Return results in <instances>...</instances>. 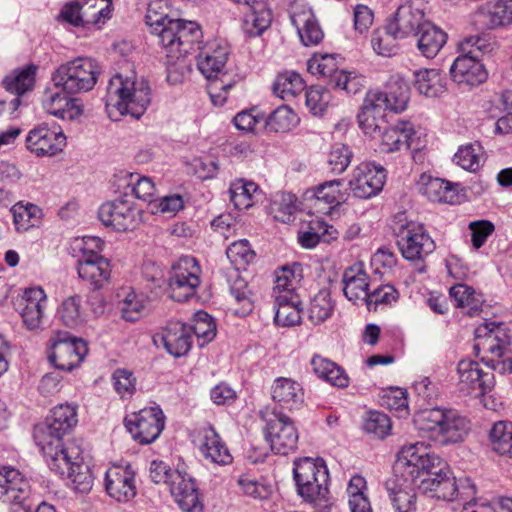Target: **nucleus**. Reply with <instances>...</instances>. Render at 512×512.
Instances as JSON below:
<instances>
[{
    "label": "nucleus",
    "mask_w": 512,
    "mask_h": 512,
    "mask_svg": "<svg viewBox=\"0 0 512 512\" xmlns=\"http://www.w3.org/2000/svg\"><path fill=\"white\" fill-rule=\"evenodd\" d=\"M343 181L335 179L318 185L313 192L312 207L319 214H329L342 200Z\"/></svg>",
    "instance_id": "nucleus-37"
},
{
    "label": "nucleus",
    "mask_w": 512,
    "mask_h": 512,
    "mask_svg": "<svg viewBox=\"0 0 512 512\" xmlns=\"http://www.w3.org/2000/svg\"><path fill=\"white\" fill-rule=\"evenodd\" d=\"M98 217L103 225L116 231L133 230L141 221L140 210L131 201L123 198L102 204Z\"/></svg>",
    "instance_id": "nucleus-14"
},
{
    "label": "nucleus",
    "mask_w": 512,
    "mask_h": 512,
    "mask_svg": "<svg viewBox=\"0 0 512 512\" xmlns=\"http://www.w3.org/2000/svg\"><path fill=\"white\" fill-rule=\"evenodd\" d=\"M275 300V323L280 326L288 327L300 323L301 310L299 305L301 303L300 298L296 297L293 301L287 298V296H276Z\"/></svg>",
    "instance_id": "nucleus-42"
},
{
    "label": "nucleus",
    "mask_w": 512,
    "mask_h": 512,
    "mask_svg": "<svg viewBox=\"0 0 512 512\" xmlns=\"http://www.w3.org/2000/svg\"><path fill=\"white\" fill-rule=\"evenodd\" d=\"M368 136L379 140L381 151L386 153L400 151L403 148L418 150L421 147L420 138L409 122H399L391 127L385 122V126H382L378 133Z\"/></svg>",
    "instance_id": "nucleus-16"
},
{
    "label": "nucleus",
    "mask_w": 512,
    "mask_h": 512,
    "mask_svg": "<svg viewBox=\"0 0 512 512\" xmlns=\"http://www.w3.org/2000/svg\"><path fill=\"white\" fill-rule=\"evenodd\" d=\"M450 75L454 82L467 86L479 85L487 79V71L479 57L469 54H462L454 60Z\"/></svg>",
    "instance_id": "nucleus-25"
},
{
    "label": "nucleus",
    "mask_w": 512,
    "mask_h": 512,
    "mask_svg": "<svg viewBox=\"0 0 512 512\" xmlns=\"http://www.w3.org/2000/svg\"><path fill=\"white\" fill-rule=\"evenodd\" d=\"M26 145L37 156H52L66 145V136L62 131L51 129L43 124L29 131Z\"/></svg>",
    "instance_id": "nucleus-23"
},
{
    "label": "nucleus",
    "mask_w": 512,
    "mask_h": 512,
    "mask_svg": "<svg viewBox=\"0 0 512 512\" xmlns=\"http://www.w3.org/2000/svg\"><path fill=\"white\" fill-rule=\"evenodd\" d=\"M45 459L52 471L69 480L73 490L88 493L92 489L94 476L83 450H48Z\"/></svg>",
    "instance_id": "nucleus-7"
},
{
    "label": "nucleus",
    "mask_w": 512,
    "mask_h": 512,
    "mask_svg": "<svg viewBox=\"0 0 512 512\" xmlns=\"http://www.w3.org/2000/svg\"><path fill=\"white\" fill-rule=\"evenodd\" d=\"M106 493L118 502H128L136 495L135 472L129 464H113L105 473Z\"/></svg>",
    "instance_id": "nucleus-20"
},
{
    "label": "nucleus",
    "mask_w": 512,
    "mask_h": 512,
    "mask_svg": "<svg viewBox=\"0 0 512 512\" xmlns=\"http://www.w3.org/2000/svg\"><path fill=\"white\" fill-rule=\"evenodd\" d=\"M60 321L69 328H77L85 321V311L79 296L64 299L57 311Z\"/></svg>",
    "instance_id": "nucleus-43"
},
{
    "label": "nucleus",
    "mask_w": 512,
    "mask_h": 512,
    "mask_svg": "<svg viewBox=\"0 0 512 512\" xmlns=\"http://www.w3.org/2000/svg\"><path fill=\"white\" fill-rule=\"evenodd\" d=\"M123 180L126 182L127 186L131 187L136 198L149 203L155 201L154 196L156 188L150 177L142 176L138 173L126 172L123 176Z\"/></svg>",
    "instance_id": "nucleus-52"
},
{
    "label": "nucleus",
    "mask_w": 512,
    "mask_h": 512,
    "mask_svg": "<svg viewBox=\"0 0 512 512\" xmlns=\"http://www.w3.org/2000/svg\"><path fill=\"white\" fill-rule=\"evenodd\" d=\"M226 255L235 266L248 264L255 256L247 240H239L230 244L226 250Z\"/></svg>",
    "instance_id": "nucleus-62"
},
{
    "label": "nucleus",
    "mask_w": 512,
    "mask_h": 512,
    "mask_svg": "<svg viewBox=\"0 0 512 512\" xmlns=\"http://www.w3.org/2000/svg\"><path fill=\"white\" fill-rule=\"evenodd\" d=\"M397 237V244L402 256L410 261L422 260L435 249L433 239L419 223L411 221L401 225Z\"/></svg>",
    "instance_id": "nucleus-13"
},
{
    "label": "nucleus",
    "mask_w": 512,
    "mask_h": 512,
    "mask_svg": "<svg viewBox=\"0 0 512 512\" xmlns=\"http://www.w3.org/2000/svg\"><path fill=\"white\" fill-rule=\"evenodd\" d=\"M413 423L420 437L440 446L462 442L470 428L469 421L458 411L440 407L418 411Z\"/></svg>",
    "instance_id": "nucleus-4"
},
{
    "label": "nucleus",
    "mask_w": 512,
    "mask_h": 512,
    "mask_svg": "<svg viewBox=\"0 0 512 512\" xmlns=\"http://www.w3.org/2000/svg\"><path fill=\"white\" fill-rule=\"evenodd\" d=\"M151 102V89L143 77L131 71L116 74L107 87L106 111L109 118L117 121L120 116L130 115L139 119Z\"/></svg>",
    "instance_id": "nucleus-3"
},
{
    "label": "nucleus",
    "mask_w": 512,
    "mask_h": 512,
    "mask_svg": "<svg viewBox=\"0 0 512 512\" xmlns=\"http://www.w3.org/2000/svg\"><path fill=\"white\" fill-rule=\"evenodd\" d=\"M170 492L185 512H202L203 504L194 480L185 472L183 464H177Z\"/></svg>",
    "instance_id": "nucleus-22"
},
{
    "label": "nucleus",
    "mask_w": 512,
    "mask_h": 512,
    "mask_svg": "<svg viewBox=\"0 0 512 512\" xmlns=\"http://www.w3.org/2000/svg\"><path fill=\"white\" fill-rule=\"evenodd\" d=\"M80 4L85 26L104 23L111 16L110 0H81Z\"/></svg>",
    "instance_id": "nucleus-48"
},
{
    "label": "nucleus",
    "mask_w": 512,
    "mask_h": 512,
    "mask_svg": "<svg viewBox=\"0 0 512 512\" xmlns=\"http://www.w3.org/2000/svg\"><path fill=\"white\" fill-rule=\"evenodd\" d=\"M148 304L147 297L129 288L127 291H124V296L119 301V309L123 319L133 322L141 318L148 311Z\"/></svg>",
    "instance_id": "nucleus-41"
},
{
    "label": "nucleus",
    "mask_w": 512,
    "mask_h": 512,
    "mask_svg": "<svg viewBox=\"0 0 512 512\" xmlns=\"http://www.w3.org/2000/svg\"><path fill=\"white\" fill-rule=\"evenodd\" d=\"M241 492L254 499H267L271 495V487L250 475H242L238 479Z\"/></svg>",
    "instance_id": "nucleus-60"
},
{
    "label": "nucleus",
    "mask_w": 512,
    "mask_h": 512,
    "mask_svg": "<svg viewBox=\"0 0 512 512\" xmlns=\"http://www.w3.org/2000/svg\"><path fill=\"white\" fill-rule=\"evenodd\" d=\"M397 473L408 471L417 478L421 473L428 477L421 480V493L438 500L453 501L458 495L456 478L448 465L435 453L426 450H399L393 465Z\"/></svg>",
    "instance_id": "nucleus-1"
},
{
    "label": "nucleus",
    "mask_w": 512,
    "mask_h": 512,
    "mask_svg": "<svg viewBox=\"0 0 512 512\" xmlns=\"http://www.w3.org/2000/svg\"><path fill=\"white\" fill-rule=\"evenodd\" d=\"M258 186L245 179H236L230 184V201L238 210L248 209L253 205V198L258 192Z\"/></svg>",
    "instance_id": "nucleus-44"
},
{
    "label": "nucleus",
    "mask_w": 512,
    "mask_h": 512,
    "mask_svg": "<svg viewBox=\"0 0 512 512\" xmlns=\"http://www.w3.org/2000/svg\"><path fill=\"white\" fill-rule=\"evenodd\" d=\"M298 493L308 502L324 498L328 492V470L320 457H304L294 463Z\"/></svg>",
    "instance_id": "nucleus-9"
},
{
    "label": "nucleus",
    "mask_w": 512,
    "mask_h": 512,
    "mask_svg": "<svg viewBox=\"0 0 512 512\" xmlns=\"http://www.w3.org/2000/svg\"><path fill=\"white\" fill-rule=\"evenodd\" d=\"M458 390L464 395L480 397L494 387V375L481 369L479 363L461 360L457 366Z\"/></svg>",
    "instance_id": "nucleus-15"
},
{
    "label": "nucleus",
    "mask_w": 512,
    "mask_h": 512,
    "mask_svg": "<svg viewBox=\"0 0 512 512\" xmlns=\"http://www.w3.org/2000/svg\"><path fill=\"white\" fill-rule=\"evenodd\" d=\"M510 337L505 328L494 322L482 323L475 330L474 350L491 369L500 373L512 372V357L502 359Z\"/></svg>",
    "instance_id": "nucleus-6"
},
{
    "label": "nucleus",
    "mask_w": 512,
    "mask_h": 512,
    "mask_svg": "<svg viewBox=\"0 0 512 512\" xmlns=\"http://www.w3.org/2000/svg\"><path fill=\"white\" fill-rule=\"evenodd\" d=\"M34 440L39 448H47L54 446L58 448L62 438L65 436L58 431L55 426L48 421L43 424L36 425L33 432Z\"/></svg>",
    "instance_id": "nucleus-58"
},
{
    "label": "nucleus",
    "mask_w": 512,
    "mask_h": 512,
    "mask_svg": "<svg viewBox=\"0 0 512 512\" xmlns=\"http://www.w3.org/2000/svg\"><path fill=\"white\" fill-rule=\"evenodd\" d=\"M271 394L275 402L290 411L300 409L304 403V389L292 378H276L271 387Z\"/></svg>",
    "instance_id": "nucleus-29"
},
{
    "label": "nucleus",
    "mask_w": 512,
    "mask_h": 512,
    "mask_svg": "<svg viewBox=\"0 0 512 512\" xmlns=\"http://www.w3.org/2000/svg\"><path fill=\"white\" fill-rule=\"evenodd\" d=\"M449 295L457 307L467 308V314L470 316L479 312L481 299L475 295L471 287L465 284L454 285L450 288Z\"/></svg>",
    "instance_id": "nucleus-53"
},
{
    "label": "nucleus",
    "mask_w": 512,
    "mask_h": 512,
    "mask_svg": "<svg viewBox=\"0 0 512 512\" xmlns=\"http://www.w3.org/2000/svg\"><path fill=\"white\" fill-rule=\"evenodd\" d=\"M487 18L486 26L490 29L512 24V0H495L489 2L482 10Z\"/></svg>",
    "instance_id": "nucleus-40"
},
{
    "label": "nucleus",
    "mask_w": 512,
    "mask_h": 512,
    "mask_svg": "<svg viewBox=\"0 0 512 512\" xmlns=\"http://www.w3.org/2000/svg\"><path fill=\"white\" fill-rule=\"evenodd\" d=\"M408 101L409 89L405 84L391 86L388 91H368L357 116L359 127L365 135H375L387 122L386 111L402 112Z\"/></svg>",
    "instance_id": "nucleus-5"
},
{
    "label": "nucleus",
    "mask_w": 512,
    "mask_h": 512,
    "mask_svg": "<svg viewBox=\"0 0 512 512\" xmlns=\"http://www.w3.org/2000/svg\"><path fill=\"white\" fill-rule=\"evenodd\" d=\"M353 153L349 146L345 144H335L332 146L327 163L331 172L335 174L343 173L351 163Z\"/></svg>",
    "instance_id": "nucleus-59"
},
{
    "label": "nucleus",
    "mask_w": 512,
    "mask_h": 512,
    "mask_svg": "<svg viewBox=\"0 0 512 512\" xmlns=\"http://www.w3.org/2000/svg\"><path fill=\"white\" fill-rule=\"evenodd\" d=\"M11 212L17 231H28L41 223L42 211L37 205L17 203L12 207Z\"/></svg>",
    "instance_id": "nucleus-45"
},
{
    "label": "nucleus",
    "mask_w": 512,
    "mask_h": 512,
    "mask_svg": "<svg viewBox=\"0 0 512 512\" xmlns=\"http://www.w3.org/2000/svg\"><path fill=\"white\" fill-rule=\"evenodd\" d=\"M201 268L196 258L183 256L173 264L168 278V294L182 302L194 296L200 284Z\"/></svg>",
    "instance_id": "nucleus-10"
},
{
    "label": "nucleus",
    "mask_w": 512,
    "mask_h": 512,
    "mask_svg": "<svg viewBox=\"0 0 512 512\" xmlns=\"http://www.w3.org/2000/svg\"><path fill=\"white\" fill-rule=\"evenodd\" d=\"M24 298L26 304L21 313L23 322L30 330L38 329L46 308V294L41 287H33L25 291Z\"/></svg>",
    "instance_id": "nucleus-36"
},
{
    "label": "nucleus",
    "mask_w": 512,
    "mask_h": 512,
    "mask_svg": "<svg viewBox=\"0 0 512 512\" xmlns=\"http://www.w3.org/2000/svg\"><path fill=\"white\" fill-rule=\"evenodd\" d=\"M87 352L86 343L68 332L57 331L49 340L48 358L59 370L71 371L79 366Z\"/></svg>",
    "instance_id": "nucleus-11"
},
{
    "label": "nucleus",
    "mask_w": 512,
    "mask_h": 512,
    "mask_svg": "<svg viewBox=\"0 0 512 512\" xmlns=\"http://www.w3.org/2000/svg\"><path fill=\"white\" fill-rule=\"evenodd\" d=\"M101 73V67L90 57H77L60 64L52 73L51 81L66 93L79 94L91 91Z\"/></svg>",
    "instance_id": "nucleus-8"
},
{
    "label": "nucleus",
    "mask_w": 512,
    "mask_h": 512,
    "mask_svg": "<svg viewBox=\"0 0 512 512\" xmlns=\"http://www.w3.org/2000/svg\"><path fill=\"white\" fill-rule=\"evenodd\" d=\"M363 428L367 433L373 434L376 438L383 439L390 434L392 423L385 413L372 410L367 412Z\"/></svg>",
    "instance_id": "nucleus-55"
},
{
    "label": "nucleus",
    "mask_w": 512,
    "mask_h": 512,
    "mask_svg": "<svg viewBox=\"0 0 512 512\" xmlns=\"http://www.w3.org/2000/svg\"><path fill=\"white\" fill-rule=\"evenodd\" d=\"M228 54L227 47L211 43L205 46L198 54L197 67L207 79L216 78L224 68Z\"/></svg>",
    "instance_id": "nucleus-33"
},
{
    "label": "nucleus",
    "mask_w": 512,
    "mask_h": 512,
    "mask_svg": "<svg viewBox=\"0 0 512 512\" xmlns=\"http://www.w3.org/2000/svg\"><path fill=\"white\" fill-rule=\"evenodd\" d=\"M329 78L332 85L347 93H356L362 85L360 77H357L354 73L338 70L337 68Z\"/></svg>",
    "instance_id": "nucleus-64"
},
{
    "label": "nucleus",
    "mask_w": 512,
    "mask_h": 512,
    "mask_svg": "<svg viewBox=\"0 0 512 512\" xmlns=\"http://www.w3.org/2000/svg\"><path fill=\"white\" fill-rule=\"evenodd\" d=\"M330 102V93L321 86H311L305 91V105L314 116H322Z\"/></svg>",
    "instance_id": "nucleus-56"
},
{
    "label": "nucleus",
    "mask_w": 512,
    "mask_h": 512,
    "mask_svg": "<svg viewBox=\"0 0 512 512\" xmlns=\"http://www.w3.org/2000/svg\"><path fill=\"white\" fill-rule=\"evenodd\" d=\"M343 292L345 297L357 304L363 303L369 293V276L360 262L345 269L342 276Z\"/></svg>",
    "instance_id": "nucleus-30"
},
{
    "label": "nucleus",
    "mask_w": 512,
    "mask_h": 512,
    "mask_svg": "<svg viewBox=\"0 0 512 512\" xmlns=\"http://www.w3.org/2000/svg\"><path fill=\"white\" fill-rule=\"evenodd\" d=\"M426 5L423 0H409L401 4L389 27L396 36L406 38L415 35L429 20L425 18Z\"/></svg>",
    "instance_id": "nucleus-18"
},
{
    "label": "nucleus",
    "mask_w": 512,
    "mask_h": 512,
    "mask_svg": "<svg viewBox=\"0 0 512 512\" xmlns=\"http://www.w3.org/2000/svg\"><path fill=\"white\" fill-rule=\"evenodd\" d=\"M160 338L167 352L174 357L186 355L192 345L191 329L180 321L168 322Z\"/></svg>",
    "instance_id": "nucleus-28"
},
{
    "label": "nucleus",
    "mask_w": 512,
    "mask_h": 512,
    "mask_svg": "<svg viewBox=\"0 0 512 512\" xmlns=\"http://www.w3.org/2000/svg\"><path fill=\"white\" fill-rule=\"evenodd\" d=\"M416 90L427 97H437L445 90V84L437 69H421L414 72Z\"/></svg>",
    "instance_id": "nucleus-39"
},
{
    "label": "nucleus",
    "mask_w": 512,
    "mask_h": 512,
    "mask_svg": "<svg viewBox=\"0 0 512 512\" xmlns=\"http://www.w3.org/2000/svg\"><path fill=\"white\" fill-rule=\"evenodd\" d=\"M190 329L197 337L201 347L212 341L216 335V325L212 317L204 311H198L195 314Z\"/></svg>",
    "instance_id": "nucleus-54"
},
{
    "label": "nucleus",
    "mask_w": 512,
    "mask_h": 512,
    "mask_svg": "<svg viewBox=\"0 0 512 512\" xmlns=\"http://www.w3.org/2000/svg\"><path fill=\"white\" fill-rule=\"evenodd\" d=\"M274 417L267 423L265 433L270 448H294L298 433L290 418L281 413H274Z\"/></svg>",
    "instance_id": "nucleus-27"
},
{
    "label": "nucleus",
    "mask_w": 512,
    "mask_h": 512,
    "mask_svg": "<svg viewBox=\"0 0 512 512\" xmlns=\"http://www.w3.org/2000/svg\"><path fill=\"white\" fill-rule=\"evenodd\" d=\"M125 426L140 445L154 442L165 426V416L159 406L147 407L128 415Z\"/></svg>",
    "instance_id": "nucleus-12"
},
{
    "label": "nucleus",
    "mask_w": 512,
    "mask_h": 512,
    "mask_svg": "<svg viewBox=\"0 0 512 512\" xmlns=\"http://www.w3.org/2000/svg\"><path fill=\"white\" fill-rule=\"evenodd\" d=\"M302 272V266L299 263L277 269L275 271L273 297L287 296L292 301L299 297L296 289L303 278Z\"/></svg>",
    "instance_id": "nucleus-34"
},
{
    "label": "nucleus",
    "mask_w": 512,
    "mask_h": 512,
    "mask_svg": "<svg viewBox=\"0 0 512 512\" xmlns=\"http://www.w3.org/2000/svg\"><path fill=\"white\" fill-rule=\"evenodd\" d=\"M398 38L388 25L386 29L374 31L371 44L377 54L391 56L396 53Z\"/></svg>",
    "instance_id": "nucleus-57"
},
{
    "label": "nucleus",
    "mask_w": 512,
    "mask_h": 512,
    "mask_svg": "<svg viewBox=\"0 0 512 512\" xmlns=\"http://www.w3.org/2000/svg\"><path fill=\"white\" fill-rule=\"evenodd\" d=\"M483 157V147L478 142H474L460 146L453 160L464 170L476 172L482 166Z\"/></svg>",
    "instance_id": "nucleus-46"
},
{
    "label": "nucleus",
    "mask_w": 512,
    "mask_h": 512,
    "mask_svg": "<svg viewBox=\"0 0 512 512\" xmlns=\"http://www.w3.org/2000/svg\"><path fill=\"white\" fill-rule=\"evenodd\" d=\"M397 291L391 285H381L369 291L364 302L369 310H376L379 304H390L397 299Z\"/></svg>",
    "instance_id": "nucleus-63"
},
{
    "label": "nucleus",
    "mask_w": 512,
    "mask_h": 512,
    "mask_svg": "<svg viewBox=\"0 0 512 512\" xmlns=\"http://www.w3.org/2000/svg\"><path fill=\"white\" fill-rule=\"evenodd\" d=\"M29 492V482L17 469L0 468V500L11 505H23Z\"/></svg>",
    "instance_id": "nucleus-24"
},
{
    "label": "nucleus",
    "mask_w": 512,
    "mask_h": 512,
    "mask_svg": "<svg viewBox=\"0 0 512 512\" xmlns=\"http://www.w3.org/2000/svg\"><path fill=\"white\" fill-rule=\"evenodd\" d=\"M72 93H66L56 83L47 87L41 97L43 109L62 120H74L79 117L83 110L77 98L70 97Z\"/></svg>",
    "instance_id": "nucleus-19"
},
{
    "label": "nucleus",
    "mask_w": 512,
    "mask_h": 512,
    "mask_svg": "<svg viewBox=\"0 0 512 512\" xmlns=\"http://www.w3.org/2000/svg\"><path fill=\"white\" fill-rule=\"evenodd\" d=\"M305 89V84L296 72L279 74L273 86L274 93L283 100H290L296 97Z\"/></svg>",
    "instance_id": "nucleus-49"
},
{
    "label": "nucleus",
    "mask_w": 512,
    "mask_h": 512,
    "mask_svg": "<svg viewBox=\"0 0 512 512\" xmlns=\"http://www.w3.org/2000/svg\"><path fill=\"white\" fill-rule=\"evenodd\" d=\"M334 310L330 293L327 290L319 291L311 300L308 308V317L312 323L318 325L326 321Z\"/></svg>",
    "instance_id": "nucleus-51"
},
{
    "label": "nucleus",
    "mask_w": 512,
    "mask_h": 512,
    "mask_svg": "<svg viewBox=\"0 0 512 512\" xmlns=\"http://www.w3.org/2000/svg\"><path fill=\"white\" fill-rule=\"evenodd\" d=\"M299 119L291 108L279 106L265 119L264 125L269 131L288 132L298 123Z\"/></svg>",
    "instance_id": "nucleus-50"
},
{
    "label": "nucleus",
    "mask_w": 512,
    "mask_h": 512,
    "mask_svg": "<svg viewBox=\"0 0 512 512\" xmlns=\"http://www.w3.org/2000/svg\"><path fill=\"white\" fill-rule=\"evenodd\" d=\"M36 71L37 66L33 64L15 69L4 78L3 85L7 91L21 96L34 87Z\"/></svg>",
    "instance_id": "nucleus-38"
},
{
    "label": "nucleus",
    "mask_w": 512,
    "mask_h": 512,
    "mask_svg": "<svg viewBox=\"0 0 512 512\" xmlns=\"http://www.w3.org/2000/svg\"><path fill=\"white\" fill-rule=\"evenodd\" d=\"M458 185L444 179L422 174L417 182L420 194L432 202L454 203L458 199Z\"/></svg>",
    "instance_id": "nucleus-31"
},
{
    "label": "nucleus",
    "mask_w": 512,
    "mask_h": 512,
    "mask_svg": "<svg viewBox=\"0 0 512 512\" xmlns=\"http://www.w3.org/2000/svg\"><path fill=\"white\" fill-rule=\"evenodd\" d=\"M417 37V48L422 56L433 59L447 42V33L428 21L414 35Z\"/></svg>",
    "instance_id": "nucleus-35"
},
{
    "label": "nucleus",
    "mask_w": 512,
    "mask_h": 512,
    "mask_svg": "<svg viewBox=\"0 0 512 512\" xmlns=\"http://www.w3.org/2000/svg\"><path fill=\"white\" fill-rule=\"evenodd\" d=\"M78 275L88 282L93 289L104 287L110 279V262L99 254L80 256L77 265Z\"/></svg>",
    "instance_id": "nucleus-26"
},
{
    "label": "nucleus",
    "mask_w": 512,
    "mask_h": 512,
    "mask_svg": "<svg viewBox=\"0 0 512 512\" xmlns=\"http://www.w3.org/2000/svg\"><path fill=\"white\" fill-rule=\"evenodd\" d=\"M47 421L55 426L63 435L69 433L78 423L77 406L72 404H59L51 410Z\"/></svg>",
    "instance_id": "nucleus-47"
},
{
    "label": "nucleus",
    "mask_w": 512,
    "mask_h": 512,
    "mask_svg": "<svg viewBox=\"0 0 512 512\" xmlns=\"http://www.w3.org/2000/svg\"><path fill=\"white\" fill-rule=\"evenodd\" d=\"M385 180V169L381 165L363 162L354 169L349 188L355 197L367 199L382 190Z\"/></svg>",
    "instance_id": "nucleus-17"
},
{
    "label": "nucleus",
    "mask_w": 512,
    "mask_h": 512,
    "mask_svg": "<svg viewBox=\"0 0 512 512\" xmlns=\"http://www.w3.org/2000/svg\"><path fill=\"white\" fill-rule=\"evenodd\" d=\"M160 8V1L149 4L146 23L151 32L157 35L167 57L179 59L195 47L199 48L202 38L200 26L194 21L169 18L167 13L159 11Z\"/></svg>",
    "instance_id": "nucleus-2"
},
{
    "label": "nucleus",
    "mask_w": 512,
    "mask_h": 512,
    "mask_svg": "<svg viewBox=\"0 0 512 512\" xmlns=\"http://www.w3.org/2000/svg\"><path fill=\"white\" fill-rule=\"evenodd\" d=\"M232 1L236 4L251 8V11L245 15L242 25V28L247 35L251 37L258 36L270 26L272 14L266 6V0Z\"/></svg>",
    "instance_id": "nucleus-32"
},
{
    "label": "nucleus",
    "mask_w": 512,
    "mask_h": 512,
    "mask_svg": "<svg viewBox=\"0 0 512 512\" xmlns=\"http://www.w3.org/2000/svg\"><path fill=\"white\" fill-rule=\"evenodd\" d=\"M382 405L390 410L399 413V417H406L409 414L406 390L393 388L382 396Z\"/></svg>",
    "instance_id": "nucleus-61"
},
{
    "label": "nucleus",
    "mask_w": 512,
    "mask_h": 512,
    "mask_svg": "<svg viewBox=\"0 0 512 512\" xmlns=\"http://www.w3.org/2000/svg\"><path fill=\"white\" fill-rule=\"evenodd\" d=\"M414 480V474L394 470L393 476L387 480L386 486L395 512H417Z\"/></svg>",
    "instance_id": "nucleus-21"
}]
</instances>
